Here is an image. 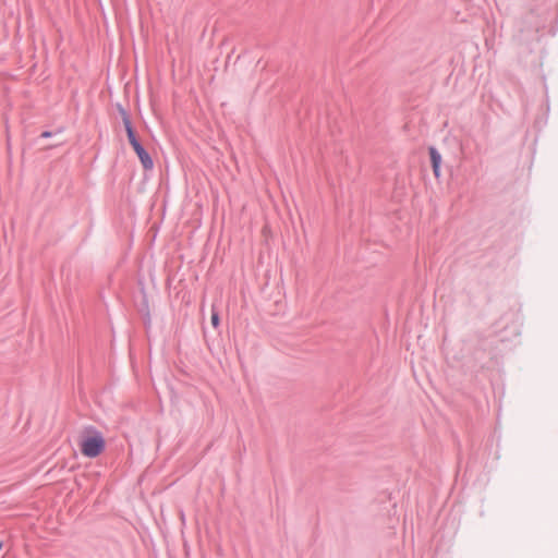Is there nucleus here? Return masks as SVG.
<instances>
[{
  "label": "nucleus",
  "instance_id": "0eeeda50",
  "mask_svg": "<svg viewBox=\"0 0 558 558\" xmlns=\"http://www.w3.org/2000/svg\"><path fill=\"white\" fill-rule=\"evenodd\" d=\"M211 324L216 328L219 325V316L217 313H213L211 315Z\"/></svg>",
  "mask_w": 558,
  "mask_h": 558
},
{
  "label": "nucleus",
  "instance_id": "7ed1b4c3",
  "mask_svg": "<svg viewBox=\"0 0 558 558\" xmlns=\"http://www.w3.org/2000/svg\"><path fill=\"white\" fill-rule=\"evenodd\" d=\"M124 125H125V130H126V134H128V138H129V142L130 144H136L137 142V138L135 136V133L132 129V125H131V122L128 118L124 119Z\"/></svg>",
  "mask_w": 558,
  "mask_h": 558
},
{
  "label": "nucleus",
  "instance_id": "20e7f679",
  "mask_svg": "<svg viewBox=\"0 0 558 558\" xmlns=\"http://www.w3.org/2000/svg\"><path fill=\"white\" fill-rule=\"evenodd\" d=\"M137 157L140 158L143 167L145 169H151L154 163H153V160L150 158V156L148 155V153L146 150H144L143 153L138 154Z\"/></svg>",
  "mask_w": 558,
  "mask_h": 558
},
{
  "label": "nucleus",
  "instance_id": "423d86ee",
  "mask_svg": "<svg viewBox=\"0 0 558 558\" xmlns=\"http://www.w3.org/2000/svg\"><path fill=\"white\" fill-rule=\"evenodd\" d=\"M133 149L135 150L136 155L143 153L145 149L142 147L140 142L137 141L136 144H132Z\"/></svg>",
  "mask_w": 558,
  "mask_h": 558
},
{
  "label": "nucleus",
  "instance_id": "6e6552de",
  "mask_svg": "<svg viewBox=\"0 0 558 558\" xmlns=\"http://www.w3.org/2000/svg\"><path fill=\"white\" fill-rule=\"evenodd\" d=\"M43 136H44V137H49V136H50V133H49V132H44V133H43Z\"/></svg>",
  "mask_w": 558,
  "mask_h": 558
},
{
  "label": "nucleus",
  "instance_id": "39448f33",
  "mask_svg": "<svg viewBox=\"0 0 558 558\" xmlns=\"http://www.w3.org/2000/svg\"><path fill=\"white\" fill-rule=\"evenodd\" d=\"M133 149L135 150L136 155L143 153L145 149L142 147L140 142L137 141L136 144H132Z\"/></svg>",
  "mask_w": 558,
  "mask_h": 558
},
{
  "label": "nucleus",
  "instance_id": "f03ea898",
  "mask_svg": "<svg viewBox=\"0 0 558 558\" xmlns=\"http://www.w3.org/2000/svg\"><path fill=\"white\" fill-rule=\"evenodd\" d=\"M429 156L433 166V171L436 178L440 177V165H441V155L434 147L429 148Z\"/></svg>",
  "mask_w": 558,
  "mask_h": 558
},
{
  "label": "nucleus",
  "instance_id": "f257e3e1",
  "mask_svg": "<svg viewBox=\"0 0 558 558\" xmlns=\"http://www.w3.org/2000/svg\"><path fill=\"white\" fill-rule=\"evenodd\" d=\"M82 453L87 458L98 457L105 449V439L99 433L84 436L80 442Z\"/></svg>",
  "mask_w": 558,
  "mask_h": 558
}]
</instances>
